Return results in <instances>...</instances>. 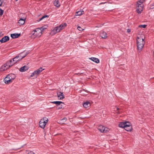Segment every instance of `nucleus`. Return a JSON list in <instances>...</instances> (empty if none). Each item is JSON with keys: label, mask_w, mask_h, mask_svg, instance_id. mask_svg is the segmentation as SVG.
I'll return each mask as SVG.
<instances>
[{"label": "nucleus", "mask_w": 154, "mask_h": 154, "mask_svg": "<svg viewBox=\"0 0 154 154\" xmlns=\"http://www.w3.org/2000/svg\"><path fill=\"white\" fill-rule=\"evenodd\" d=\"M144 39L145 36L143 35L137 37V48L138 50L140 51H141L145 44V42L144 41Z\"/></svg>", "instance_id": "1"}, {"label": "nucleus", "mask_w": 154, "mask_h": 154, "mask_svg": "<svg viewBox=\"0 0 154 154\" xmlns=\"http://www.w3.org/2000/svg\"><path fill=\"white\" fill-rule=\"evenodd\" d=\"M67 25L66 23H64L55 27L53 29L51 30L50 33V35H53L56 34L60 32L62 30L64 29Z\"/></svg>", "instance_id": "2"}, {"label": "nucleus", "mask_w": 154, "mask_h": 154, "mask_svg": "<svg viewBox=\"0 0 154 154\" xmlns=\"http://www.w3.org/2000/svg\"><path fill=\"white\" fill-rule=\"evenodd\" d=\"M119 127L123 128L128 131H130L132 129V127L131 123L129 122H121L119 124Z\"/></svg>", "instance_id": "3"}, {"label": "nucleus", "mask_w": 154, "mask_h": 154, "mask_svg": "<svg viewBox=\"0 0 154 154\" xmlns=\"http://www.w3.org/2000/svg\"><path fill=\"white\" fill-rule=\"evenodd\" d=\"M31 37L32 39L40 37L42 35L41 30L37 28L32 31L31 33Z\"/></svg>", "instance_id": "4"}, {"label": "nucleus", "mask_w": 154, "mask_h": 154, "mask_svg": "<svg viewBox=\"0 0 154 154\" xmlns=\"http://www.w3.org/2000/svg\"><path fill=\"white\" fill-rule=\"evenodd\" d=\"M15 76L13 74L8 75L4 79V82L6 84H9L11 83L15 79Z\"/></svg>", "instance_id": "5"}, {"label": "nucleus", "mask_w": 154, "mask_h": 154, "mask_svg": "<svg viewBox=\"0 0 154 154\" xmlns=\"http://www.w3.org/2000/svg\"><path fill=\"white\" fill-rule=\"evenodd\" d=\"M136 11L138 14H140L143 11V1L141 0L139 1L136 5Z\"/></svg>", "instance_id": "6"}, {"label": "nucleus", "mask_w": 154, "mask_h": 154, "mask_svg": "<svg viewBox=\"0 0 154 154\" xmlns=\"http://www.w3.org/2000/svg\"><path fill=\"white\" fill-rule=\"evenodd\" d=\"M48 121V119L46 117H44L41 119L39 122V125L40 127L42 128H44L46 124Z\"/></svg>", "instance_id": "7"}, {"label": "nucleus", "mask_w": 154, "mask_h": 154, "mask_svg": "<svg viewBox=\"0 0 154 154\" xmlns=\"http://www.w3.org/2000/svg\"><path fill=\"white\" fill-rule=\"evenodd\" d=\"M23 58V57H22V56L20 54L18 56L15 57L13 59L9 61L11 62V64H12L13 66L17 62L21 60Z\"/></svg>", "instance_id": "8"}, {"label": "nucleus", "mask_w": 154, "mask_h": 154, "mask_svg": "<svg viewBox=\"0 0 154 154\" xmlns=\"http://www.w3.org/2000/svg\"><path fill=\"white\" fill-rule=\"evenodd\" d=\"M44 69L42 68V67L40 68L37 70L35 71L32 73L30 75V77H34L35 78H36L39 74Z\"/></svg>", "instance_id": "9"}, {"label": "nucleus", "mask_w": 154, "mask_h": 154, "mask_svg": "<svg viewBox=\"0 0 154 154\" xmlns=\"http://www.w3.org/2000/svg\"><path fill=\"white\" fill-rule=\"evenodd\" d=\"M12 66V64H11V62L8 61L2 66L0 69V70L1 71H5Z\"/></svg>", "instance_id": "10"}, {"label": "nucleus", "mask_w": 154, "mask_h": 154, "mask_svg": "<svg viewBox=\"0 0 154 154\" xmlns=\"http://www.w3.org/2000/svg\"><path fill=\"white\" fill-rule=\"evenodd\" d=\"M98 129L100 132L103 133H106L109 131L108 128L101 125H100L98 127Z\"/></svg>", "instance_id": "11"}, {"label": "nucleus", "mask_w": 154, "mask_h": 154, "mask_svg": "<svg viewBox=\"0 0 154 154\" xmlns=\"http://www.w3.org/2000/svg\"><path fill=\"white\" fill-rule=\"evenodd\" d=\"M9 39V37L8 36H6L4 37L0 40V42L2 43H4L8 41Z\"/></svg>", "instance_id": "12"}, {"label": "nucleus", "mask_w": 154, "mask_h": 154, "mask_svg": "<svg viewBox=\"0 0 154 154\" xmlns=\"http://www.w3.org/2000/svg\"><path fill=\"white\" fill-rule=\"evenodd\" d=\"M29 68L28 66H24L21 67L20 69V71L21 72H24L27 70Z\"/></svg>", "instance_id": "13"}, {"label": "nucleus", "mask_w": 154, "mask_h": 154, "mask_svg": "<svg viewBox=\"0 0 154 154\" xmlns=\"http://www.w3.org/2000/svg\"><path fill=\"white\" fill-rule=\"evenodd\" d=\"M26 19L20 18L18 21V23L19 25H22L24 24L25 23Z\"/></svg>", "instance_id": "14"}, {"label": "nucleus", "mask_w": 154, "mask_h": 154, "mask_svg": "<svg viewBox=\"0 0 154 154\" xmlns=\"http://www.w3.org/2000/svg\"><path fill=\"white\" fill-rule=\"evenodd\" d=\"M91 103L88 101H86L83 104V106L85 108H87L88 107H89L91 106Z\"/></svg>", "instance_id": "15"}, {"label": "nucleus", "mask_w": 154, "mask_h": 154, "mask_svg": "<svg viewBox=\"0 0 154 154\" xmlns=\"http://www.w3.org/2000/svg\"><path fill=\"white\" fill-rule=\"evenodd\" d=\"M20 34L15 33L11 34V36L13 38H18L20 36Z\"/></svg>", "instance_id": "16"}, {"label": "nucleus", "mask_w": 154, "mask_h": 154, "mask_svg": "<svg viewBox=\"0 0 154 154\" xmlns=\"http://www.w3.org/2000/svg\"><path fill=\"white\" fill-rule=\"evenodd\" d=\"M100 35L103 38H105L107 37L106 33L104 32H101Z\"/></svg>", "instance_id": "17"}, {"label": "nucleus", "mask_w": 154, "mask_h": 154, "mask_svg": "<svg viewBox=\"0 0 154 154\" xmlns=\"http://www.w3.org/2000/svg\"><path fill=\"white\" fill-rule=\"evenodd\" d=\"M90 59L96 63H98L99 62V60L97 58L92 57L90 58Z\"/></svg>", "instance_id": "18"}, {"label": "nucleus", "mask_w": 154, "mask_h": 154, "mask_svg": "<svg viewBox=\"0 0 154 154\" xmlns=\"http://www.w3.org/2000/svg\"><path fill=\"white\" fill-rule=\"evenodd\" d=\"M54 4L55 6L57 7H59L60 6V5L58 0H55L54 1Z\"/></svg>", "instance_id": "19"}, {"label": "nucleus", "mask_w": 154, "mask_h": 154, "mask_svg": "<svg viewBox=\"0 0 154 154\" xmlns=\"http://www.w3.org/2000/svg\"><path fill=\"white\" fill-rule=\"evenodd\" d=\"M84 13V11H79L76 12L75 15L76 16H80L83 14Z\"/></svg>", "instance_id": "20"}, {"label": "nucleus", "mask_w": 154, "mask_h": 154, "mask_svg": "<svg viewBox=\"0 0 154 154\" xmlns=\"http://www.w3.org/2000/svg\"><path fill=\"white\" fill-rule=\"evenodd\" d=\"M51 103L55 104L57 105H59L61 103H63V102L60 101H55L51 102Z\"/></svg>", "instance_id": "21"}, {"label": "nucleus", "mask_w": 154, "mask_h": 154, "mask_svg": "<svg viewBox=\"0 0 154 154\" xmlns=\"http://www.w3.org/2000/svg\"><path fill=\"white\" fill-rule=\"evenodd\" d=\"M28 54V52H26V53L25 52H23V53L20 54V55L22 56L23 58H24L26 55H27Z\"/></svg>", "instance_id": "22"}, {"label": "nucleus", "mask_w": 154, "mask_h": 154, "mask_svg": "<svg viewBox=\"0 0 154 154\" xmlns=\"http://www.w3.org/2000/svg\"><path fill=\"white\" fill-rule=\"evenodd\" d=\"M66 118H64L63 119H62L59 122V123L61 124H63L65 122H66Z\"/></svg>", "instance_id": "23"}, {"label": "nucleus", "mask_w": 154, "mask_h": 154, "mask_svg": "<svg viewBox=\"0 0 154 154\" xmlns=\"http://www.w3.org/2000/svg\"><path fill=\"white\" fill-rule=\"evenodd\" d=\"M38 28L39 29H40V30H41V32L42 33V32L44 31L47 28L46 27H45V26H43L40 28Z\"/></svg>", "instance_id": "24"}, {"label": "nucleus", "mask_w": 154, "mask_h": 154, "mask_svg": "<svg viewBox=\"0 0 154 154\" xmlns=\"http://www.w3.org/2000/svg\"><path fill=\"white\" fill-rule=\"evenodd\" d=\"M57 96H64V95L63 94V93L60 92H57Z\"/></svg>", "instance_id": "25"}, {"label": "nucleus", "mask_w": 154, "mask_h": 154, "mask_svg": "<svg viewBox=\"0 0 154 154\" xmlns=\"http://www.w3.org/2000/svg\"><path fill=\"white\" fill-rule=\"evenodd\" d=\"M62 107L63 106L61 105H59L57 106L56 107V108L57 109H62Z\"/></svg>", "instance_id": "26"}, {"label": "nucleus", "mask_w": 154, "mask_h": 154, "mask_svg": "<svg viewBox=\"0 0 154 154\" xmlns=\"http://www.w3.org/2000/svg\"><path fill=\"white\" fill-rule=\"evenodd\" d=\"M48 17V16L47 15H45L44 16H43L39 20V21H41L45 18L46 17Z\"/></svg>", "instance_id": "27"}, {"label": "nucleus", "mask_w": 154, "mask_h": 154, "mask_svg": "<svg viewBox=\"0 0 154 154\" xmlns=\"http://www.w3.org/2000/svg\"><path fill=\"white\" fill-rule=\"evenodd\" d=\"M146 25H141L139 26V27L140 28H144L146 27Z\"/></svg>", "instance_id": "28"}, {"label": "nucleus", "mask_w": 154, "mask_h": 154, "mask_svg": "<svg viewBox=\"0 0 154 154\" xmlns=\"http://www.w3.org/2000/svg\"><path fill=\"white\" fill-rule=\"evenodd\" d=\"M77 29L80 31H82L84 30V29H82L81 27L80 26H78L77 27Z\"/></svg>", "instance_id": "29"}, {"label": "nucleus", "mask_w": 154, "mask_h": 154, "mask_svg": "<svg viewBox=\"0 0 154 154\" xmlns=\"http://www.w3.org/2000/svg\"><path fill=\"white\" fill-rule=\"evenodd\" d=\"M3 11L1 9H0V16H2L3 14Z\"/></svg>", "instance_id": "30"}, {"label": "nucleus", "mask_w": 154, "mask_h": 154, "mask_svg": "<svg viewBox=\"0 0 154 154\" xmlns=\"http://www.w3.org/2000/svg\"><path fill=\"white\" fill-rule=\"evenodd\" d=\"M28 154H35L32 151H29L28 152Z\"/></svg>", "instance_id": "31"}, {"label": "nucleus", "mask_w": 154, "mask_h": 154, "mask_svg": "<svg viewBox=\"0 0 154 154\" xmlns=\"http://www.w3.org/2000/svg\"><path fill=\"white\" fill-rule=\"evenodd\" d=\"M127 32L129 33L131 32V29H128L127 30Z\"/></svg>", "instance_id": "32"}, {"label": "nucleus", "mask_w": 154, "mask_h": 154, "mask_svg": "<svg viewBox=\"0 0 154 154\" xmlns=\"http://www.w3.org/2000/svg\"><path fill=\"white\" fill-rule=\"evenodd\" d=\"M60 97V98H59L58 99L59 100H62L63 99V98H64V97Z\"/></svg>", "instance_id": "33"}, {"label": "nucleus", "mask_w": 154, "mask_h": 154, "mask_svg": "<svg viewBox=\"0 0 154 154\" xmlns=\"http://www.w3.org/2000/svg\"><path fill=\"white\" fill-rule=\"evenodd\" d=\"M2 3V1L0 0V6H1Z\"/></svg>", "instance_id": "34"}, {"label": "nucleus", "mask_w": 154, "mask_h": 154, "mask_svg": "<svg viewBox=\"0 0 154 154\" xmlns=\"http://www.w3.org/2000/svg\"><path fill=\"white\" fill-rule=\"evenodd\" d=\"M153 5H154V2L153 3ZM151 9H154V7H152V6L151 7Z\"/></svg>", "instance_id": "35"}, {"label": "nucleus", "mask_w": 154, "mask_h": 154, "mask_svg": "<svg viewBox=\"0 0 154 154\" xmlns=\"http://www.w3.org/2000/svg\"><path fill=\"white\" fill-rule=\"evenodd\" d=\"M154 7V5H153V4H152V5L151 6H150V8L151 7Z\"/></svg>", "instance_id": "36"}, {"label": "nucleus", "mask_w": 154, "mask_h": 154, "mask_svg": "<svg viewBox=\"0 0 154 154\" xmlns=\"http://www.w3.org/2000/svg\"><path fill=\"white\" fill-rule=\"evenodd\" d=\"M106 2H103V3H101L100 4H105V3Z\"/></svg>", "instance_id": "37"}, {"label": "nucleus", "mask_w": 154, "mask_h": 154, "mask_svg": "<svg viewBox=\"0 0 154 154\" xmlns=\"http://www.w3.org/2000/svg\"><path fill=\"white\" fill-rule=\"evenodd\" d=\"M117 110H119V108H117Z\"/></svg>", "instance_id": "38"}, {"label": "nucleus", "mask_w": 154, "mask_h": 154, "mask_svg": "<svg viewBox=\"0 0 154 154\" xmlns=\"http://www.w3.org/2000/svg\"><path fill=\"white\" fill-rule=\"evenodd\" d=\"M16 1H17L18 0H15Z\"/></svg>", "instance_id": "39"}]
</instances>
